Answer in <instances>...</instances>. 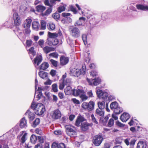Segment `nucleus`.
Wrapping results in <instances>:
<instances>
[{
	"label": "nucleus",
	"instance_id": "nucleus-5",
	"mask_svg": "<svg viewBox=\"0 0 148 148\" xmlns=\"http://www.w3.org/2000/svg\"><path fill=\"white\" fill-rule=\"evenodd\" d=\"M95 103L92 101H90L89 103L84 102L83 103L82 107L84 109L91 111L94 109Z\"/></svg>",
	"mask_w": 148,
	"mask_h": 148
},
{
	"label": "nucleus",
	"instance_id": "nucleus-6",
	"mask_svg": "<svg viewBox=\"0 0 148 148\" xmlns=\"http://www.w3.org/2000/svg\"><path fill=\"white\" fill-rule=\"evenodd\" d=\"M45 110L44 105L41 103H39L37 104L36 108L35 113L37 115H41L43 114Z\"/></svg>",
	"mask_w": 148,
	"mask_h": 148
},
{
	"label": "nucleus",
	"instance_id": "nucleus-8",
	"mask_svg": "<svg viewBox=\"0 0 148 148\" xmlns=\"http://www.w3.org/2000/svg\"><path fill=\"white\" fill-rule=\"evenodd\" d=\"M13 17L15 25L16 27L20 25L21 21L18 14L17 12L14 13L13 14Z\"/></svg>",
	"mask_w": 148,
	"mask_h": 148
},
{
	"label": "nucleus",
	"instance_id": "nucleus-39",
	"mask_svg": "<svg viewBox=\"0 0 148 148\" xmlns=\"http://www.w3.org/2000/svg\"><path fill=\"white\" fill-rule=\"evenodd\" d=\"M103 92L101 90L98 89L97 90L96 93L98 97L101 98Z\"/></svg>",
	"mask_w": 148,
	"mask_h": 148
},
{
	"label": "nucleus",
	"instance_id": "nucleus-35",
	"mask_svg": "<svg viewBox=\"0 0 148 148\" xmlns=\"http://www.w3.org/2000/svg\"><path fill=\"white\" fill-rule=\"evenodd\" d=\"M26 22L24 23L23 24V26L25 29L24 30L25 33L27 34L28 32V19H26Z\"/></svg>",
	"mask_w": 148,
	"mask_h": 148
},
{
	"label": "nucleus",
	"instance_id": "nucleus-47",
	"mask_svg": "<svg viewBox=\"0 0 148 148\" xmlns=\"http://www.w3.org/2000/svg\"><path fill=\"white\" fill-rule=\"evenodd\" d=\"M52 90L54 92H56L58 91V86L56 84H54L52 85Z\"/></svg>",
	"mask_w": 148,
	"mask_h": 148
},
{
	"label": "nucleus",
	"instance_id": "nucleus-7",
	"mask_svg": "<svg viewBox=\"0 0 148 148\" xmlns=\"http://www.w3.org/2000/svg\"><path fill=\"white\" fill-rule=\"evenodd\" d=\"M86 80L90 85L95 86L99 84L101 81V79L99 77L95 78L94 79H92L87 78Z\"/></svg>",
	"mask_w": 148,
	"mask_h": 148
},
{
	"label": "nucleus",
	"instance_id": "nucleus-30",
	"mask_svg": "<svg viewBox=\"0 0 148 148\" xmlns=\"http://www.w3.org/2000/svg\"><path fill=\"white\" fill-rule=\"evenodd\" d=\"M32 26L33 28L36 30H38L39 26V24L37 21H34L32 23Z\"/></svg>",
	"mask_w": 148,
	"mask_h": 148
},
{
	"label": "nucleus",
	"instance_id": "nucleus-61",
	"mask_svg": "<svg viewBox=\"0 0 148 148\" xmlns=\"http://www.w3.org/2000/svg\"><path fill=\"white\" fill-rule=\"evenodd\" d=\"M52 148H59V144L56 142H53L51 145Z\"/></svg>",
	"mask_w": 148,
	"mask_h": 148
},
{
	"label": "nucleus",
	"instance_id": "nucleus-54",
	"mask_svg": "<svg viewBox=\"0 0 148 148\" xmlns=\"http://www.w3.org/2000/svg\"><path fill=\"white\" fill-rule=\"evenodd\" d=\"M97 73V72L95 70L92 71L90 73V75L93 77L96 76Z\"/></svg>",
	"mask_w": 148,
	"mask_h": 148
},
{
	"label": "nucleus",
	"instance_id": "nucleus-45",
	"mask_svg": "<svg viewBox=\"0 0 148 148\" xmlns=\"http://www.w3.org/2000/svg\"><path fill=\"white\" fill-rule=\"evenodd\" d=\"M51 63L54 66L56 67L57 66L58 62L57 61L54 60L53 59H51L50 60Z\"/></svg>",
	"mask_w": 148,
	"mask_h": 148
},
{
	"label": "nucleus",
	"instance_id": "nucleus-60",
	"mask_svg": "<svg viewBox=\"0 0 148 148\" xmlns=\"http://www.w3.org/2000/svg\"><path fill=\"white\" fill-rule=\"evenodd\" d=\"M82 22L79 19V20L76 21L74 24L75 26H79L82 25Z\"/></svg>",
	"mask_w": 148,
	"mask_h": 148
},
{
	"label": "nucleus",
	"instance_id": "nucleus-16",
	"mask_svg": "<svg viewBox=\"0 0 148 148\" xmlns=\"http://www.w3.org/2000/svg\"><path fill=\"white\" fill-rule=\"evenodd\" d=\"M29 54L31 59L32 60L33 58V57L36 54V52L34 50V49L33 47H31L28 50Z\"/></svg>",
	"mask_w": 148,
	"mask_h": 148
},
{
	"label": "nucleus",
	"instance_id": "nucleus-49",
	"mask_svg": "<svg viewBox=\"0 0 148 148\" xmlns=\"http://www.w3.org/2000/svg\"><path fill=\"white\" fill-rule=\"evenodd\" d=\"M108 93L107 92H104L101 98L104 99H106L108 98Z\"/></svg>",
	"mask_w": 148,
	"mask_h": 148
},
{
	"label": "nucleus",
	"instance_id": "nucleus-3",
	"mask_svg": "<svg viewBox=\"0 0 148 148\" xmlns=\"http://www.w3.org/2000/svg\"><path fill=\"white\" fill-rule=\"evenodd\" d=\"M69 32L71 35L74 38H77L80 36L81 32L79 29L77 27L72 26L69 28Z\"/></svg>",
	"mask_w": 148,
	"mask_h": 148
},
{
	"label": "nucleus",
	"instance_id": "nucleus-28",
	"mask_svg": "<svg viewBox=\"0 0 148 148\" xmlns=\"http://www.w3.org/2000/svg\"><path fill=\"white\" fill-rule=\"evenodd\" d=\"M42 89L40 87H38L37 90V91L38 92V94L36 96V97L38 98L37 100H38L41 97L42 95Z\"/></svg>",
	"mask_w": 148,
	"mask_h": 148
},
{
	"label": "nucleus",
	"instance_id": "nucleus-41",
	"mask_svg": "<svg viewBox=\"0 0 148 148\" xmlns=\"http://www.w3.org/2000/svg\"><path fill=\"white\" fill-rule=\"evenodd\" d=\"M55 28V25L54 24L50 23L49 24V25L48 26V28L49 30H53Z\"/></svg>",
	"mask_w": 148,
	"mask_h": 148
},
{
	"label": "nucleus",
	"instance_id": "nucleus-11",
	"mask_svg": "<svg viewBox=\"0 0 148 148\" xmlns=\"http://www.w3.org/2000/svg\"><path fill=\"white\" fill-rule=\"evenodd\" d=\"M130 117V114L127 113L125 112L121 115L120 119L122 122H125L127 121Z\"/></svg>",
	"mask_w": 148,
	"mask_h": 148
},
{
	"label": "nucleus",
	"instance_id": "nucleus-32",
	"mask_svg": "<svg viewBox=\"0 0 148 148\" xmlns=\"http://www.w3.org/2000/svg\"><path fill=\"white\" fill-rule=\"evenodd\" d=\"M48 36L51 38H55L58 36V34L56 33H51L49 32L48 33Z\"/></svg>",
	"mask_w": 148,
	"mask_h": 148
},
{
	"label": "nucleus",
	"instance_id": "nucleus-23",
	"mask_svg": "<svg viewBox=\"0 0 148 148\" xmlns=\"http://www.w3.org/2000/svg\"><path fill=\"white\" fill-rule=\"evenodd\" d=\"M40 121V119L39 118H36L33 122H32V123L31 122V123L32 126L34 127H35L39 124Z\"/></svg>",
	"mask_w": 148,
	"mask_h": 148
},
{
	"label": "nucleus",
	"instance_id": "nucleus-52",
	"mask_svg": "<svg viewBox=\"0 0 148 148\" xmlns=\"http://www.w3.org/2000/svg\"><path fill=\"white\" fill-rule=\"evenodd\" d=\"M108 16V14L107 13L104 12L101 15V18L103 20L107 18Z\"/></svg>",
	"mask_w": 148,
	"mask_h": 148
},
{
	"label": "nucleus",
	"instance_id": "nucleus-2",
	"mask_svg": "<svg viewBox=\"0 0 148 148\" xmlns=\"http://www.w3.org/2000/svg\"><path fill=\"white\" fill-rule=\"evenodd\" d=\"M110 108L116 114H119L123 111L122 108L119 106L118 103L116 101L112 102L110 104Z\"/></svg>",
	"mask_w": 148,
	"mask_h": 148
},
{
	"label": "nucleus",
	"instance_id": "nucleus-58",
	"mask_svg": "<svg viewBox=\"0 0 148 148\" xmlns=\"http://www.w3.org/2000/svg\"><path fill=\"white\" fill-rule=\"evenodd\" d=\"M65 84L63 81L60 82L59 86V89L61 90H63L65 86Z\"/></svg>",
	"mask_w": 148,
	"mask_h": 148
},
{
	"label": "nucleus",
	"instance_id": "nucleus-42",
	"mask_svg": "<svg viewBox=\"0 0 148 148\" xmlns=\"http://www.w3.org/2000/svg\"><path fill=\"white\" fill-rule=\"evenodd\" d=\"M65 85L67 86H69L71 84V80L69 79H67L66 80L64 79L62 81Z\"/></svg>",
	"mask_w": 148,
	"mask_h": 148
},
{
	"label": "nucleus",
	"instance_id": "nucleus-14",
	"mask_svg": "<svg viewBox=\"0 0 148 148\" xmlns=\"http://www.w3.org/2000/svg\"><path fill=\"white\" fill-rule=\"evenodd\" d=\"M66 132L68 135L69 136L71 134V132L76 129L75 127L73 126H70L69 125H66L65 126Z\"/></svg>",
	"mask_w": 148,
	"mask_h": 148
},
{
	"label": "nucleus",
	"instance_id": "nucleus-12",
	"mask_svg": "<svg viewBox=\"0 0 148 148\" xmlns=\"http://www.w3.org/2000/svg\"><path fill=\"white\" fill-rule=\"evenodd\" d=\"M136 7L138 10L144 11H148V6L143 4H137Z\"/></svg>",
	"mask_w": 148,
	"mask_h": 148
},
{
	"label": "nucleus",
	"instance_id": "nucleus-29",
	"mask_svg": "<svg viewBox=\"0 0 148 148\" xmlns=\"http://www.w3.org/2000/svg\"><path fill=\"white\" fill-rule=\"evenodd\" d=\"M39 75L41 78L44 79L47 77L48 73L43 71H40L39 73Z\"/></svg>",
	"mask_w": 148,
	"mask_h": 148
},
{
	"label": "nucleus",
	"instance_id": "nucleus-4",
	"mask_svg": "<svg viewBox=\"0 0 148 148\" xmlns=\"http://www.w3.org/2000/svg\"><path fill=\"white\" fill-rule=\"evenodd\" d=\"M103 139V134L101 133L93 137V143L95 146H99L101 144Z\"/></svg>",
	"mask_w": 148,
	"mask_h": 148
},
{
	"label": "nucleus",
	"instance_id": "nucleus-36",
	"mask_svg": "<svg viewBox=\"0 0 148 148\" xmlns=\"http://www.w3.org/2000/svg\"><path fill=\"white\" fill-rule=\"evenodd\" d=\"M41 29L44 30L46 29L47 23L46 22L43 20L41 21Z\"/></svg>",
	"mask_w": 148,
	"mask_h": 148
},
{
	"label": "nucleus",
	"instance_id": "nucleus-20",
	"mask_svg": "<svg viewBox=\"0 0 148 148\" xmlns=\"http://www.w3.org/2000/svg\"><path fill=\"white\" fill-rule=\"evenodd\" d=\"M147 144L145 141H139L137 144L136 148H146Z\"/></svg>",
	"mask_w": 148,
	"mask_h": 148
},
{
	"label": "nucleus",
	"instance_id": "nucleus-59",
	"mask_svg": "<svg viewBox=\"0 0 148 148\" xmlns=\"http://www.w3.org/2000/svg\"><path fill=\"white\" fill-rule=\"evenodd\" d=\"M70 9L75 14H76L77 12L76 8L72 5H71L70 7Z\"/></svg>",
	"mask_w": 148,
	"mask_h": 148
},
{
	"label": "nucleus",
	"instance_id": "nucleus-17",
	"mask_svg": "<svg viewBox=\"0 0 148 148\" xmlns=\"http://www.w3.org/2000/svg\"><path fill=\"white\" fill-rule=\"evenodd\" d=\"M43 48L44 52L46 54H47L50 52L53 51L55 50L54 48L50 47L48 46H46Z\"/></svg>",
	"mask_w": 148,
	"mask_h": 148
},
{
	"label": "nucleus",
	"instance_id": "nucleus-22",
	"mask_svg": "<svg viewBox=\"0 0 148 148\" xmlns=\"http://www.w3.org/2000/svg\"><path fill=\"white\" fill-rule=\"evenodd\" d=\"M95 114L97 115L102 116L104 115V112L102 110L97 108L96 110Z\"/></svg>",
	"mask_w": 148,
	"mask_h": 148
},
{
	"label": "nucleus",
	"instance_id": "nucleus-57",
	"mask_svg": "<svg viewBox=\"0 0 148 148\" xmlns=\"http://www.w3.org/2000/svg\"><path fill=\"white\" fill-rule=\"evenodd\" d=\"M51 7H50V8H49L46 10L45 15H48L52 11V8Z\"/></svg>",
	"mask_w": 148,
	"mask_h": 148
},
{
	"label": "nucleus",
	"instance_id": "nucleus-37",
	"mask_svg": "<svg viewBox=\"0 0 148 148\" xmlns=\"http://www.w3.org/2000/svg\"><path fill=\"white\" fill-rule=\"evenodd\" d=\"M114 123V120L112 118L110 119L108 123L107 124L108 127H111L112 126Z\"/></svg>",
	"mask_w": 148,
	"mask_h": 148
},
{
	"label": "nucleus",
	"instance_id": "nucleus-9",
	"mask_svg": "<svg viewBox=\"0 0 148 148\" xmlns=\"http://www.w3.org/2000/svg\"><path fill=\"white\" fill-rule=\"evenodd\" d=\"M52 118L54 119H57L60 118L61 114L60 111L58 109L54 110L51 113Z\"/></svg>",
	"mask_w": 148,
	"mask_h": 148
},
{
	"label": "nucleus",
	"instance_id": "nucleus-33",
	"mask_svg": "<svg viewBox=\"0 0 148 148\" xmlns=\"http://www.w3.org/2000/svg\"><path fill=\"white\" fill-rule=\"evenodd\" d=\"M109 115H108L105 116V117L104 118H101L100 120L102 121V122L104 125H106L107 123V121L108 120L109 118Z\"/></svg>",
	"mask_w": 148,
	"mask_h": 148
},
{
	"label": "nucleus",
	"instance_id": "nucleus-19",
	"mask_svg": "<svg viewBox=\"0 0 148 148\" xmlns=\"http://www.w3.org/2000/svg\"><path fill=\"white\" fill-rule=\"evenodd\" d=\"M36 114L34 112H31L28 110V119L30 123H31V121L35 118Z\"/></svg>",
	"mask_w": 148,
	"mask_h": 148
},
{
	"label": "nucleus",
	"instance_id": "nucleus-51",
	"mask_svg": "<svg viewBox=\"0 0 148 148\" xmlns=\"http://www.w3.org/2000/svg\"><path fill=\"white\" fill-rule=\"evenodd\" d=\"M122 140L120 138H116L114 143L116 144H120L122 142Z\"/></svg>",
	"mask_w": 148,
	"mask_h": 148
},
{
	"label": "nucleus",
	"instance_id": "nucleus-64",
	"mask_svg": "<svg viewBox=\"0 0 148 148\" xmlns=\"http://www.w3.org/2000/svg\"><path fill=\"white\" fill-rule=\"evenodd\" d=\"M66 147L65 145L63 143H61L59 144V148H66Z\"/></svg>",
	"mask_w": 148,
	"mask_h": 148
},
{
	"label": "nucleus",
	"instance_id": "nucleus-62",
	"mask_svg": "<svg viewBox=\"0 0 148 148\" xmlns=\"http://www.w3.org/2000/svg\"><path fill=\"white\" fill-rule=\"evenodd\" d=\"M116 125L120 127H123L125 125L119 121H117L116 122Z\"/></svg>",
	"mask_w": 148,
	"mask_h": 148
},
{
	"label": "nucleus",
	"instance_id": "nucleus-1",
	"mask_svg": "<svg viewBox=\"0 0 148 148\" xmlns=\"http://www.w3.org/2000/svg\"><path fill=\"white\" fill-rule=\"evenodd\" d=\"M86 71V68L85 65L83 66L82 68L79 69H78L74 68L70 71L71 74L75 77H78L80 75H84Z\"/></svg>",
	"mask_w": 148,
	"mask_h": 148
},
{
	"label": "nucleus",
	"instance_id": "nucleus-18",
	"mask_svg": "<svg viewBox=\"0 0 148 148\" xmlns=\"http://www.w3.org/2000/svg\"><path fill=\"white\" fill-rule=\"evenodd\" d=\"M64 92L66 95H69L72 94L73 95V89H72L71 87L68 86L64 89Z\"/></svg>",
	"mask_w": 148,
	"mask_h": 148
},
{
	"label": "nucleus",
	"instance_id": "nucleus-15",
	"mask_svg": "<svg viewBox=\"0 0 148 148\" xmlns=\"http://www.w3.org/2000/svg\"><path fill=\"white\" fill-rule=\"evenodd\" d=\"M42 57L41 55L37 56L34 59V64H36L37 66H38L42 61Z\"/></svg>",
	"mask_w": 148,
	"mask_h": 148
},
{
	"label": "nucleus",
	"instance_id": "nucleus-53",
	"mask_svg": "<svg viewBox=\"0 0 148 148\" xmlns=\"http://www.w3.org/2000/svg\"><path fill=\"white\" fill-rule=\"evenodd\" d=\"M44 43V41L43 40L40 39L38 42V44L41 47L43 48V45Z\"/></svg>",
	"mask_w": 148,
	"mask_h": 148
},
{
	"label": "nucleus",
	"instance_id": "nucleus-25",
	"mask_svg": "<svg viewBox=\"0 0 148 148\" xmlns=\"http://www.w3.org/2000/svg\"><path fill=\"white\" fill-rule=\"evenodd\" d=\"M27 121L24 118H23L20 121V126L21 128H23L26 125Z\"/></svg>",
	"mask_w": 148,
	"mask_h": 148
},
{
	"label": "nucleus",
	"instance_id": "nucleus-63",
	"mask_svg": "<svg viewBox=\"0 0 148 148\" xmlns=\"http://www.w3.org/2000/svg\"><path fill=\"white\" fill-rule=\"evenodd\" d=\"M135 141H136L134 140H131L130 144V148H133V147L135 144Z\"/></svg>",
	"mask_w": 148,
	"mask_h": 148
},
{
	"label": "nucleus",
	"instance_id": "nucleus-13",
	"mask_svg": "<svg viewBox=\"0 0 148 148\" xmlns=\"http://www.w3.org/2000/svg\"><path fill=\"white\" fill-rule=\"evenodd\" d=\"M84 93V91L82 89H78L75 90V89H73V95L75 96H77L81 95Z\"/></svg>",
	"mask_w": 148,
	"mask_h": 148
},
{
	"label": "nucleus",
	"instance_id": "nucleus-40",
	"mask_svg": "<svg viewBox=\"0 0 148 148\" xmlns=\"http://www.w3.org/2000/svg\"><path fill=\"white\" fill-rule=\"evenodd\" d=\"M37 140L40 143L42 144L44 142L45 140L43 136H37Z\"/></svg>",
	"mask_w": 148,
	"mask_h": 148
},
{
	"label": "nucleus",
	"instance_id": "nucleus-10",
	"mask_svg": "<svg viewBox=\"0 0 148 148\" xmlns=\"http://www.w3.org/2000/svg\"><path fill=\"white\" fill-rule=\"evenodd\" d=\"M69 58L68 57H66L63 56H61L60 58V62L62 65H64L69 62Z\"/></svg>",
	"mask_w": 148,
	"mask_h": 148
},
{
	"label": "nucleus",
	"instance_id": "nucleus-38",
	"mask_svg": "<svg viewBox=\"0 0 148 148\" xmlns=\"http://www.w3.org/2000/svg\"><path fill=\"white\" fill-rule=\"evenodd\" d=\"M53 18L56 21L58 20L60 18V15L58 13L55 12L53 15Z\"/></svg>",
	"mask_w": 148,
	"mask_h": 148
},
{
	"label": "nucleus",
	"instance_id": "nucleus-48",
	"mask_svg": "<svg viewBox=\"0 0 148 148\" xmlns=\"http://www.w3.org/2000/svg\"><path fill=\"white\" fill-rule=\"evenodd\" d=\"M27 135V133H25L21 138V142L22 144L24 143L26 140V136Z\"/></svg>",
	"mask_w": 148,
	"mask_h": 148
},
{
	"label": "nucleus",
	"instance_id": "nucleus-26",
	"mask_svg": "<svg viewBox=\"0 0 148 148\" xmlns=\"http://www.w3.org/2000/svg\"><path fill=\"white\" fill-rule=\"evenodd\" d=\"M37 11L38 12H42L46 9L45 7L41 5H39L36 7Z\"/></svg>",
	"mask_w": 148,
	"mask_h": 148
},
{
	"label": "nucleus",
	"instance_id": "nucleus-56",
	"mask_svg": "<svg viewBox=\"0 0 148 148\" xmlns=\"http://www.w3.org/2000/svg\"><path fill=\"white\" fill-rule=\"evenodd\" d=\"M91 117L92 119V121L93 123H95V124H97L98 123L94 115L93 114H91Z\"/></svg>",
	"mask_w": 148,
	"mask_h": 148
},
{
	"label": "nucleus",
	"instance_id": "nucleus-24",
	"mask_svg": "<svg viewBox=\"0 0 148 148\" xmlns=\"http://www.w3.org/2000/svg\"><path fill=\"white\" fill-rule=\"evenodd\" d=\"M49 67V65L47 62L42 63L40 66V69L43 70H46Z\"/></svg>",
	"mask_w": 148,
	"mask_h": 148
},
{
	"label": "nucleus",
	"instance_id": "nucleus-43",
	"mask_svg": "<svg viewBox=\"0 0 148 148\" xmlns=\"http://www.w3.org/2000/svg\"><path fill=\"white\" fill-rule=\"evenodd\" d=\"M76 129L73 131L72 132H71V134L69 135V136L71 137H73L74 138H75V137L77 136V133L76 131Z\"/></svg>",
	"mask_w": 148,
	"mask_h": 148
},
{
	"label": "nucleus",
	"instance_id": "nucleus-55",
	"mask_svg": "<svg viewBox=\"0 0 148 148\" xmlns=\"http://www.w3.org/2000/svg\"><path fill=\"white\" fill-rule=\"evenodd\" d=\"M36 107L37 104H36L34 102H32L30 106L31 108L34 110H36Z\"/></svg>",
	"mask_w": 148,
	"mask_h": 148
},
{
	"label": "nucleus",
	"instance_id": "nucleus-50",
	"mask_svg": "<svg viewBox=\"0 0 148 148\" xmlns=\"http://www.w3.org/2000/svg\"><path fill=\"white\" fill-rule=\"evenodd\" d=\"M82 40L85 45L87 44V36L85 34L82 35Z\"/></svg>",
	"mask_w": 148,
	"mask_h": 148
},
{
	"label": "nucleus",
	"instance_id": "nucleus-44",
	"mask_svg": "<svg viewBox=\"0 0 148 148\" xmlns=\"http://www.w3.org/2000/svg\"><path fill=\"white\" fill-rule=\"evenodd\" d=\"M80 97L82 101H85L88 98V97L84 94V93L82 95H81L80 96Z\"/></svg>",
	"mask_w": 148,
	"mask_h": 148
},
{
	"label": "nucleus",
	"instance_id": "nucleus-46",
	"mask_svg": "<svg viewBox=\"0 0 148 148\" xmlns=\"http://www.w3.org/2000/svg\"><path fill=\"white\" fill-rule=\"evenodd\" d=\"M49 56L50 57H52L54 58H57L58 56V54L56 52H53L49 54Z\"/></svg>",
	"mask_w": 148,
	"mask_h": 148
},
{
	"label": "nucleus",
	"instance_id": "nucleus-27",
	"mask_svg": "<svg viewBox=\"0 0 148 148\" xmlns=\"http://www.w3.org/2000/svg\"><path fill=\"white\" fill-rule=\"evenodd\" d=\"M98 105L99 109L102 110L104 109L106 107L105 102L104 101H99L98 102Z\"/></svg>",
	"mask_w": 148,
	"mask_h": 148
},
{
	"label": "nucleus",
	"instance_id": "nucleus-31",
	"mask_svg": "<svg viewBox=\"0 0 148 148\" xmlns=\"http://www.w3.org/2000/svg\"><path fill=\"white\" fill-rule=\"evenodd\" d=\"M66 5L60 6L58 8L57 11L58 13H60L65 10L66 9Z\"/></svg>",
	"mask_w": 148,
	"mask_h": 148
},
{
	"label": "nucleus",
	"instance_id": "nucleus-34",
	"mask_svg": "<svg viewBox=\"0 0 148 148\" xmlns=\"http://www.w3.org/2000/svg\"><path fill=\"white\" fill-rule=\"evenodd\" d=\"M37 140V136L33 134L31 136L30 141L32 143L35 144Z\"/></svg>",
	"mask_w": 148,
	"mask_h": 148
},
{
	"label": "nucleus",
	"instance_id": "nucleus-21",
	"mask_svg": "<svg viewBox=\"0 0 148 148\" xmlns=\"http://www.w3.org/2000/svg\"><path fill=\"white\" fill-rule=\"evenodd\" d=\"M81 130L83 131H86L88 130V123L84 122L82 123L81 125Z\"/></svg>",
	"mask_w": 148,
	"mask_h": 148
}]
</instances>
